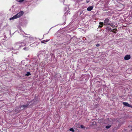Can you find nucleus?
I'll list each match as a JSON object with an SVG mask.
<instances>
[{
	"label": "nucleus",
	"mask_w": 132,
	"mask_h": 132,
	"mask_svg": "<svg viewBox=\"0 0 132 132\" xmlns=\"http://www.w3.org/2000/svg\"><path fill=\"white\" fill-rule=\"evenodd\" d=\"M23 14V12L22 11H20L18 13H17L12 17L10 18V20H13L19 18L22 16Z\"/></svg>",
	"instance_id": "nucleus-1"
},
{
	"label": "nucleus",
	"mask_w": 132,
	"mask_h": 132,
	"mask_svg": "<svg viewBox=\"0 0 132 132\" xmlns=\"http://www.w3.org/2000/svg\"><path fill=\"white\" fill-rule=\"evenodd\" d=\"M110 23L111 22L110 21L109 19L108 18H106L104 20L103 23L104 25H109L110 24Z\"/></svg>",
	"instance_id": "nucleus-2"
},
{
	"label": "nucleus",
	"mask_w": 132,
	"mask_h": 132,
	"mask_svg": "<svg viewBox=\"0 0 132 132\" xmlns=\"http://www.w3.org/2000/svg\"><path fill=\"white\" fill-rule=\"evenodd\" d=\"M19 43L20 44L21 48L23 47L24 46L26 45L28 43L27 42L26 40H25L23 42H19Z\"/></svg>",
	"instance_id": "nucleus-3"
},
{
	"label": "nucleus",
	"mask_w": 132,
	"mask_h": 132,
	"mask_svg": "<svg viewBox=\"0 0 132 132\" xmlns=\"http://www.w3.org/2000/svg\"><path fill=\"white\" fill-rule=\"evenodd\" d=\"M20 48H21L20 44L19 43V42H17L15 45V48L16 50H18Z\"/></svg>",
	"instance_id": "nucleus-4"
},
{
	"label": "nucleus",
	"mask_w": 132,
	"mask_h": 132,
	"mask_svg": "<svg viewBox=\"0 0 132 132\" xmlns=\"http://www.w3.org/2000/svg\"><path fill=\"white\" fill-rule=\"evenodd\" d=\"M130 58V56L129 55H127L125 57L124 59L125 60H128Z\"/></svg>",
	"instance_id": "nucleus-5"
},
{
	"label": "nucleus",
	"mask_w": 132,
	"mask_h": 132,
	"mask_svg": "<svg viewBox=\"0 0 132 132\" xmlns=\"http://www.w3.org/2000/svg\"><path fill=\"white\" fill-rule=\"evenodd\" d=\"M26 41L27 40H29L28 41L29 43H31V41H32L33 40V38L31 37H30L28 38L27 39H26Z\"/></svg>",
	"instance_id": "nucleus-6"
},
{
	"label": "nucleus",
	"mask_w": 132,
	"mask_h": 132,
	"mask_svg": "<svg viewBox=\"0 0 132 132\" xmlns=\"http://www.w3.org/2000/svg\"><path fill=\"white\" fill-rule=\"evenodd\" d=\"M123 104L125 106H127L129 107H130V105L127 103L123 102Z\"/></svg>",
	"instance_id": "nucleus-7"
},
{
	"label": "nucleus",
	"mask_w": 132,
	"mask_h": 132,
	"mask_svg": "<svg viewBox=\"0 0 132 132\" xmlns=\"http://www.w3.org/2000/svg\"><path fill=\"white\" fill-rule=\"evenodd\" d=\"M93 6H90V7H88L87 8V11H90L93 9Z\"/></svg>",
	"instance_id": "nucleus-8"
},
{
	"label": "nucleus",
	"mask_w": 132,
	"mask_h": 132,
	"mask_svg": "<svg viewBox=\"0 0 132 132\" xmlns=\"http://www.w3.org/2000/svg\"><path fill=\"white\" fill-rule=\"evenodd\" d=\"M109 30H111V31H112V32H114L115 33H116V31L117 30V29H112L111 28H110L109 29Z\"/></svg>",
	"instance_id": "nucleus-9"
},
{
	"label": "nucleus",
	"mask_w": 132,
	"mask_h": 132,
	"mask_svg": "<svg viewBox=\"0 0 132 132\" xmlns=\"http://www.w3.org/2000/svg\"><path fill=\"white\" fill-rule=\"evenodd\" d=\"M28 104H26L25 105H22L20 107V108H23V109L26 108L28 106Z\"/></svg>",
	"instance_id": "nucleus-10"
},
{
	"label": "nucleus",
	"mask_w": 132,
	"mask_h": 132,
	"mask_svg": "<svg viewBox=\"0 0 132 132\" xmlns=\"http://www.w3.org/2000/svg\"><path fill=\"white\" fill-rule=\"evenodd\" d=\"M37 43H33L32 44L30 45V46H31V47L33 46H37Z\"/></svg>",
	"instance_id": "nucleus-11"
},
{
	"label": "nucleus",
	"mask_w": 132,
	"mask_h": 132,
	"mask_svg": "<svg viewBox=\"0 0 132 132\" xmlns=\"http://www.w3.org/2000/svg\"><path fill=\"white\" fill-rule=\"evenodd\" d=\"M100 25L99 26V27L100 28L102 27L103 26V22H100L99 23Z\"/></svg>",
	"instance_id": "nucleus-12"
},
{
	"label": "nucleus",
	"mask_w": 132,
	"mask_h": 132,
	"mask_svg": "<svg viewBox=\"0 0 132 132\" xmlns=\"http://www.w3.org/2000/svg\"><path fill=\"white\" fill-rule=\"evenodd\" d=\"M48 41H49V40H43L41 42V43H42L45 44L46 42H47Z\"/></svg>",
	"instance_id": "nucleus-13"
},
{
	"label": "nucleus",
	"mask_w": 132,
	"mask_h": 132,
	"mask_svg": "<svg viewBox=\"0 0 132 132\" xmlns=\"http://www.w3.org/2000/svg\"><path fill=\"white\" fill-rule=\"evenodd\" d=\"M26 76H29V75H31L30 73L29 72H27V73L25 74Z\"/></svg>",
	"instance_id": "nucleus-14"
},
{
	"label": "nucleus",
	"mask_w": 132,
	"mask_h": 132,
	"mask_svg": "<svg viewBox=\"0 0 132 132\" xmlns=\"http://www.w3.org/2000/svg\"><path fill=\"white\" fill-rule=\"evenodd\" d=\"M112 27L114 28L115 27V25L112 23H110V24H109Z\"/></svg>",
	"instance_id": "nucleus-15"
},
{
	"label": "nucleus",
	"mask_w": 132,
	"mask_h": 132,
	"mask_svg": "<svg viewBox=\"0 0 132 132\" xmlns=\"http://www.w3.org/2000/svg\"><path fill=\"white\" fill-rule=\"evenodd\" d=\"M111 125H109L108 126H106V128L107 129H108L111 126Z\"/></svg>",
	"instance_id": "nucleus-16"
},
{
	"label": "nucleus",
	"mask_w": 132,
	"mask_h": 132,
	"mask_svg": "<svg viewBox=\"0 0 132 132\" xmlns=\"http://www.w3.org/2000/svg\"><path fill=\"white\" fill-rule=\"evenodd\" d=\"M23 50H26V51H27L29 50L28 48L27 47H25L24 48H23Z\"/></svg>",
	"instance_id": "nucleus-17"
},
{
	"label": "nucleus",
	"mask_w": 132,
	"mask_h": 132,
	"mask_svg": "<svg viewBox=\"0 0 132 132\" xmlns=\"http://www.w3.org/2000/svg\"><path fill=\"white\" fill-rule=\"evenodd\" d=\"M72 132H74L75 131L72 128H71L69 129Z\"/></svg>",
	"instance_id": "nucleus-18"
},
{
	"label": "nucleus",
	"mask_w": 132,
	"mask_h": 132,
	"mask_svg": "<svg viewBox=\"0 0 132 132\" xmlns=\"http://www.w3.org/2000/svg\"><path fill=\"white\" fill-rule=\"evenodd\" d=\"M19 2H22L24 0H18Z\"/></svg>",
	"instance_id": "nucleus-19"
},
{
	"label": "nucleus",
	"mask_w": 132,
	"mask_h": 132,
	"mask_svg": "<svg viewBox=\"0 0 132 132\" xmlns=\"http://www.w3.org/2000/svg\"><path fill=\"white\" fill-rule=\"evenodd\" d=\"M100 45L99 44H97L96 45V46L97 47H98L100 46Z\"/></svg>",
	"instance_id": "nucleus-20"
},
{
	"label": "nucleus",
	"mask_w": 132,
	"mask_h": 132,
	"mask_svg": "<svg viewBox=\"0 0 132 132\" xmlns=\"http://www.w3.org/2000/svg\"><path fill=\"white\" fill-rule=\"evenodd\" d=\"M81 127L82 128H84V127L83 125H81Z\"/></svg>",
	"instance_id": "nucleus-21"
},
{
	"label": "nucleus",
	"mask_w": 132,
	"mask_h": 132,
	"mask_svg": "<svg viewBox=\"0 0 132 132\" xmlns=\"http://www.w3.org/2000/svg\"><path fill=\"white\" fill-rule=\"evenodd\" d=\"M89 2V1H86V2L87 3Z\"/></svg>",
	"instance_id": "nucleus-22"
},
{
	"label": "nucleus",
	"mask_w": 132,
	"mask_h": 132,
	"mask_svg": "<svg viewBox=\"0 0 132 132\" xmlns=\"http://www.w3.org/2000/svg\"><path fill=\"white\" fill-rule=\"evenodd\" d=\"M13 48L12 47V48H11L10 49H13Z\"/></svg>",
	"instance_id": "nucleus-23"
},
{
	"label": "nucleus",
	"mask_w": 132,
	"mask_h": 132,
	"mask_svg": "<svg viewBox=\"0 0 132 132\" xmlns=\"http://www.w3.org/2000/svg\"><path fill=\"white\" fill-rule=\"evenodd\" d=\"M39 55H38V57H39Z\"/></svg>",
	"instance_id": "nucleus-24"
},
{
	"label": "nucleus",
	"mask_w": 132,
	"mask_h": 132,
	"mask_svg": "<svg viewBox=\"0 0 132 132\" xmlns=\"http://www.w3.org/2000/svg\"><path fill=\"white\" fill-rule=\"evenodd\" d=\"M63 1L64 2L65 1V0H63Z\"/></svg>",
	"instance_id": "nucleus-25"
}]
</instances>
